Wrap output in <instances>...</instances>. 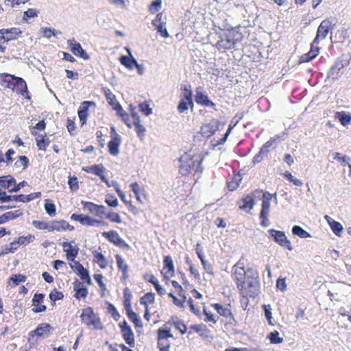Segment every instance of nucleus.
Masks as SVG:
<instances>
[{
    "instance_id": "obj_19",
    "label": "nucleus",
    "mask_w": 351,
    "mask_h": 351,
    "mask_svg": "<svg viewBox=\"0 0 351 351\" xmlns=\"http://www.w3.org/2000/svg\"><path fill=\"white\" fill-rule=\"evenodd\" d=\"M219 125V121L213 119L210 123L202 125L200 128V133L203 136L209 138L218 130Z\"/></svg>"
},
{
    "instance_id": "obj_54",
    "label": "nucleus",
    "mask_w": 351,
    "mask_h": 351,
    "mask_svg": "<svg viewBox=\"0 0 351 351\" xmlns=\"http://www.w3.org/2000/svg\"><path fill=\"white\" fill-rule=\"evenodd\" d=\"M131 299L132 294L129 289L125 288L123 291V305L125 310L132 308Z\"/></svg>"
},
{
    "instance_id": "obj_42",
    "label": "nucleus",
    "mask_w": 351,
    "mask_h": 351,
    "mask_svg": "<svg viewBox=\"0 0 351 351\" xmlns=\"http://www.w3.org/2000/svg\"><path fill=\"white\" fill-rule=\"evenodd\" d=\"M128 319L134 324L135 328H143V325L138 314L132 311V308L125 310Z\"/></svg>"
},
{
    "instance_id": "obj_9",
    "label": "nucleus",
    "mask_w": 351,
    "mask_h": 351,
    "mask_svg": "<svg viewBox=\"0 0 351 351\" xmlns=\"http://www.w3.org/2000/svg\"><path fill=\"white\" fill-rule=\"evenodd\" d=\"M71 219L75 221H79L83 226H107L108 223L101 219L93 218L89 215H84L83 214L73 213L71 216Z\"/></svg>"
},
{
    "instance_id": "obj_2",
    "label": "nucleus",
    "mask_w": 351,
    "mask_h": 351,
    "mask_svg": "<svg viewBox=\"0 0 351 351\" xmlns=\"http://www.w3.org/2000/svg\"><path fill=\"white\" fill-rule=\"evenodd\" d=\"M204 156L202 152H196L191 149L188 152L182 154L180 159L179 173L183 176H187L193 172L202 173V163Z\"/></svg>"
},
{
    "instance_id": "obj_14",
    "label": "nucleus",
    "mask_w": 351,
    "mask_h": 351,
    "mask_svg": "<svg viewBox=\"0 0 351 351\" xmlns=\"http://www.w3.org/2000/svg\"><path fill=\"white\" fill-rule=\"evenodd\" d=\"M102 236L109 242L122 248H130L129 245L119 236L115 230L104 232Z\"/></svg>"
},
{
    "instance_id": "obj_13",
    "label": "nucleus",
    "mask_w": 351,
    "mask_h": 351,
    "mask_svg": "<svg viewBox=\"0 0 351 351\" xmlns=\"http://www.w3.org/2000/svg\"><path fill=\"white\" fill-rule=\"evenodd\" d=\"M245 116V112L243 111L237 112L235 116L232 119L230 123L228 126V128L224 134V136L213 143V146L216 147L220 145L223 144L226 140L229 134L231 133L232 130L243 119Z\"/></svg>"
},
{
    "instance_id": "obj_8",
    "label": "nucleus",
    "mask_w": 351,
    "mask_h": 351,
    "mask_svg": "<svg viewBox=\"0 0 351 351\" xmlns=\"http://www.w3.org/2000/svg\"><path fill=\"white\" fill-rule=\"evenodd\" d=\"M160 274L162 276V280L165 285H169L171 278L175 276L173 261L170 255H167L164 257L163 267Z\"/></svg>"
},
{
    "instance_id": "obj_7",
    "label": "nucleus",
    "mask_w": 351,
    "mask_h": 351,
    "mask_svg": "<svg viewBox=\"0 0 351 351\" xmlns=\"http://www.w3.org/2000/svg\"><path fill=\"white\" fill-rule=\"evenodd\" d=\"M262 190L255 189L252 193L244 195L237 202L239 208L246 213H250L255 205V199H261Z\"/></svg>"
},
{
    "instance_id": "obj_64",
    "label": "nucleus",
    "mask_w": 351,
    "mask_h": 351,
    "mask_svg": "<svg viewBox=\"0 0 351 351\" xmlns=\"http://www.w3.org/2000/svg\"><path fill=\"white\" fill-rule=\"evenodd\" d=\"M283 176L284 178H285L290 182H292L295 186H301L303 184L300 180L294 178L289 171H285Z\"/></svg>"
},
{
    "instance_id": "obj_33",
    "label": "nucleus",
    "mask_w": 351,
    "mask_h": 351,
    "mask_svg": "<svg viewBox=\"0 0 351 351\" xmlns=\"http://www.w3.org/2000/svg\"><path fill=\"white\" fill-rule=\"evenodd\" d=\"M69 47L71 52L76 56L80 57L84 60H89L90 56L83 49L82 45L79 43H73L69 40Z\"/></svg>"
},
{
    "instance_id": "obj_22",
    "label": "nucleus",
    "mask_w": 351,
    "mask_h": 351,
    "mask_svg": "<svg viewBox=\"0 0 351 351\" xmlns=\"http://www.w3.org/2000/svg\"><path fill=\"white\" fill-rule=\"evenodd\" d=\"M201 89H202L201 87H199L196 89V95L195 96V102L197 104H199V105H202L204 106L211 107V108H215V104L208 99V97L206 94V93L199 90Z\"/></svg>"
},
{
    "instance_id": "obj_10",
    "label": "nucleus",
    "mask_w": 351,
    "mask_h": 351,
    "mask_svg": "<svg viewBox=\"0 0 351 351\" xmlns=\"http://www.w3.org/2000/svg\"><path fill=\"white\" fill-rule=\"evenodd\" d=\"M121 337L130 348H134L136 345L135 337L131 326L128 323L123 320L119 324Z\"/></svg>"
},
{
    "instance_id": "obj_52",
    "label": "nucleus",
    "mask_w": 351,
    "mask_h": 351,
    "mask_svg": "<svg viewBox=\"0 0 351 351\" xmlns=\"http://www.w3.org/2000/svg\"><path fill=\"white\" fill-rule=\"evenodd\" d=\"M292 233L302 239L309 238L311 237L310 233L299 226H294L292 228Z\"/></svg>"
},
{
    "instance_id": "obj_5",
    "label": "nucleus",
    "mask_w": 351,
    "mask_h": 351,
    "mask_svg": "<svg viewBox=\"0 0 351 351\" xmlns=\"http://www.w3.org/2000/svg\"><path fill=\"white\" fill-rule=\"evenodd\" d=\"M169 283L173 290L168 293V296L171 298L172 303L178 308L184 309L186 301V293L182 286L176 280H171Z\"/></svg>"
},
{
    "instance_id": "obj_56",
    "label": "nucleus",
    "mask_w": 351,
    "mask_h": 351,
    "mask_svg": "<svg viewBox=\"0 0 351 351\" xmlns=\"http://www.w3.org/2000/svg\"><path fill=\"white\" fill-rule=\"evenodd\" d=\"M203 314L205 316L204 321L206 322H211L213 324L217 322V319L215 315L205 306L203 308Z\"/></svg>"
},
{
    "instance_id": "obj_62",
    "label": "nucleus",
    "mask_w": 351,
    "mask_h": 351,
    "mask_svg": "<svg viewBox=\"0 0 351 351\" xmlns=\"http://www.w3.org/2000/svg\"><path fill=\"white\" fill-rule=\"evenodd\" d=\"M331 230H332V232L337 235V236H340L342 231H343V226L342 225L334 220V221H331V223L329 225Z\"/></svg>"
},
{
    "instance_id": "obj_45",
    "label": "nucleus",
    "mask_w": 351,
    "mask_h": 351,
    "mask_svg": "<svg viewBox=\"0 0 351 351\" xmlns=\"http://www.w3.org/2000/svg\"><path fill=\"white\" fill-rule=\"evenodd\" d=\"M27 280V277L25 275L21 274H12L8 279V284L12 287H16L21 282H24Z\"/></svg>"
},
{
    "instance_id": "obj_20",
    "label": "nucleus",
    "mask_w": 351,
    "mask_h": 351,
    "mask_svg": "<svg viewBox=\"0 0 351 351\" xmlns=\"http://www.w3.org/2000/svg\"><path fill=\"white\" fill-rule=\"evenodd\" d=\"M211 306L219 315L225 318L229 319L230 324H232L236 322L230 307H225L219 303L212 304Z\"/></svg>"
},
{
    "instance_id": "obj_49",
    "label": "nucleus",
    "mask_w": 351,
    "mask_h": 351,
    "mask_svg": "<svg viewBox=\"0 0 351 351\" xmlns=\"http://www.w3.org/2000/svg\"><path fill=\"white\" fill-rule=\"evenodd\" d=\"M76 272L77 275L80 277L81 280L84 281V282L86 283L88 285H90L92 284V280L87 269L84 268V267H78V271H77Z\"/></svg>"
},
{
    "instance_id": "obj_30",
    "label": "nucleus",
    "mask_w": 351,
    "mask_h": 351,
    "mask_svg": "<svg viewBox=\"0 0 351 351\" xmlns=\"http://www.w3.org/2000/svg\"><path fill=\"white\" fill-rule=\"evenodd\" d=\"M261 210L260 213V219L261 221V225L263 227L268 226V215L270 208V197H267V199H263L261 204Z\"/></svg>"
},
{
    "instance_id": "obj_36",
    "label": "nucleus",
    "mask_w": 351,
    "mask_h": 351,
    "mask_svg": "<svg viewBox=\"0 0 351 351\" xmlns=\"http://www.w3.org/2000/svg\"><path fill=\"white\" fill-rule=\"evenodd\" d=\"M195 252L198 258L201 261V263L203 266L204 269L208 274L213 275L214 274L213 265L207 260L204 258L202 248L200 247V245L198 243L196 245Z\"/></svg>"
},
{
    "instance_id": "obj_59",
    "label": "nucleus",
    "mask_w": 351,
    "mask_h": 351,
    "mask_svg": "<svg viewBox=\"0 0 351 351\" xmlns=\"http://www.w3.org/2000/svg\"><path fill=\"white\" fill-rule=\"evenodd\" d=\"M45 209L47 213L51 217H53L56 214V208L55 204L49 199L46 200L45 204Z\"/></svg>"
},
{
    "instance_id": "obj_28",
    "label": "nucleus",
    "mask_w": 351,
    "mask_h": 351,
    "mask_svg": "<svg viewBox=\"0 0 351 351\" xmlns=\"http://www.w3.org/2000/svg\"><path fill=\"white\" fill-rule=\"evenodd\" d=\"M191 334V330L197 333L201 337L204 339H208L211 337V331L204 324H193L189 328Z\"/></svg>"
},
{
    "instance_id": "obj_15",
    "label": "nucleus",
    "mask_w": 351,
    "mask_h": 351,
    "mask_svg": "<svg viewBox=\"0 0 351 351\" xmlns=\"http://www.w3.org/2000/svg\"><path fill=\"white\" fill-rule=\"evenodd\" d=\"M332 29V23L330 20H324L319 25L317 34L313 40V43L318 44L319 40L325 39L330 30Z\"/></svg>"
},
{
    "instance_id": "obj_58",
    "label": "nucleus",
    "mask_w": 351,
    "mask_h": 351,
    "mask_svg": "<svg viewBox=\"0 0 351 351\" xmlns=\"http://www.w3.org/2000/svg\"><path fill=\"white\" fill-rule=\"evenodd\" d=\"M267 338L271 343L274 344L281 343L283 341V338L279 337V332L277 330L271 332L267 335Z\"/></svg>"
},
{
    "instance_id": "obj_27",
    "label": "nucleus",
    "mask_w": 351,
    "mask_h": 351,
    "mask_svg": "<svg viewBox=\"0 0 351 351\" xmlns=\"http://www.w3.org/2000/svg\"><path fill=\"white\" fill-rule=\"evenodd\" d=\"M131 117L132 119V127L134 128L138 136L142 139L145 134V128L141 124V118L136 112H132Z\"/></svg>"
},
{
    "instance_id": "obj_43",
    "label": "nucleus",
    "mask_w": 351,
    "mask_h": 351,
    "mask_svg": "<svg viewBox=\"0 0 351 351\" xmlns=\"http://www.w3.org/2000/svg\"><path fill=\"white\" fill-rule=\"evenodd\" d=\"M93 262L97 263L101 269L108 267V261L101 252L95 251L93 252Z\"/></svg>"
},
{
    "instance_id": "obj_60",
    "label": "nucleus",
    "mask_w": 351,
    "mask_h": 351,
    "mask_svg": "<svg viewBox=\"0 0 351 351\" xmlns=\"http://www.w3.org/2000/svg\"><path fill=\"white\" fill-rule=\"evenodd\" d=\"M68 184L70 190L73 192L77 191L80 188L77 178L74 176H69Z\"/></svg>"
},
{
    "instance_id": "obj_18",
    "label": "nucleus",
    "mask_w": 351,
    "mask_h": 351,
    "mask_svg": "<svg viewBox=\"0 0 351 351\" xmlns=\"http://www.w3.org/2000/svg\"><path fill=\"white\" fill-rule=\"evenodd\" d=\"M74 226L64 219L53 220L50 223V232L73 231Z\"/></svg>"
},
{
    "instance_id": "obj_4",
    "label": "nucleus",
    "mask_w": 351,
    "mask_h": 351,
    "mask_svg": "<svg viewBox=\"0 0 351 351\" xmlns=\"http://www.w3.org/2000/svg\"><path fill=\"white\" fill-rule=\"evenodd\" d=\"M82 324L93 330H103L104 326L100 317L94 311L91 306H86L82 309V313L80 316Z\"/></svg>"
},
{
    "instance_id": "obj_34",
    "label": "nucleus",
    "mask_w": 351,
    "mask_h": 351,
    "mask_svg": "<svg viewBox=\"0 0 351 351\" xmlns=\"http://www.w3.org/2000/svg\"><path fill=\"white\" fill-rule=\"evenodd\" d=\"M313 42L311 45V50L300 57V63H306L315 58L319 54V48L315 46Z\"/></svg>"
},
{
    "instance_id": "obj_50",
    "label": "nucleus",
    "mask_w": 351,
    "mask_h": 351,
    "mask_svg": "<svg viewBox=\"0 0 351 351\" xmlns=\"http://www.w3.org/2000/svg\"><path fill=\"white\" fill-rule=\"evenodd\" d=\"M241 178L239 175H234L230 180L227 182V188L230 191H235L239 186Z\"/></svg>"
},
{
    "instance_id": "obj_32",
    "label": "nucleus",
    "mask_w": 351,
    "mask_h": 351,
    "mask_svg": "<svg viewBox=\"0 0 351 351\" xmlns=\"http://www.w3.org/2000/svg\"><path fill=\"white\" fill-rule=\"evenodd\" d=\"M93 105H95V103L90 101H84L81 104L77 113L82 125L86 123L88 116V108Z\"/></svg>"
},
{
    "instance_id": "obj_37",
    "label": "nucleus",
    "mask_w": 351,
    "mask_h": 351,
    "mask_svg": "<svg viewBox=\"0 0 351 351\" xmlns=\"http://www.w3.org/2000/svg\"><path fill=\"white\" fill-rule=\"evenodd\" d=\"M115 258L117 261V267L119 271L122 273V279L125 280L128 278L129 274V266L125 262L124 259L122 258V256L120 254H116Z\"/></svg>"
},
{
    "instance_id": "obj_63",
    "label": "nucleus",
    "mask_w": 351,
    "mask_h": 351,
    "mask_svg": "<svg viewBox=\"0 0 351 351\" xmlns=\"http://www.w3.org/2000/svg\"><path fill=\"white\" fill-rule=\"evenodd\" d=\"M14 165L16 167H22L24 170L28 167L29 159L25 156H20Z\"/></svg>"
},
{
    "instance_id": "obj_55",
    "label": "nucleus",
    "mask_w": 351,
    "mask_h": 351,
    "mask_svg": "<svg viewBox=\"0 0 351 351\" xmlns=\"http://www.w3.org/2000/svg\"><path fill=\"white\" fill-rule=\"evenodd\" d=\"M49 297L51 301L53 302V304H55L56 301L64 298V293L62 291H58L56 288H54L49 293Z\"/></svg>"
},
{
    "instance_id": "obj_1",
    "label": "nucleus",
    "mask_w": 351,
    "mask_h": 351,
    "mask_svg": "<svg viewBox=\"0 0 351 351\" xmlns=\"http://www.w3.org/2000/svg\"><path fill=\"white\" fill-rule=\"evenodd\" d=\"M231 278L247 306L249 299L258 295L260 282L258 272L250 266L246 255L243 254L232 267Z\"/></svg>"
},
{
    "instance_id": "obj_41",
    "label": "nucleus",
    "mask_w": 351,
    "mask_h": 351,
    "mask_svg": "<svg viewBox=\"0 0 351 351\" xmlns=\"http://www.w3.org/2000/svg\"><path fill=\"white\" fill-rule=\"evenodd\" d=\"M127 51H128L130 56H122L120 57L119 60L122 65L125 66L127 69L132 70L134 69V64L136 63V60L132 56L130 49H127Z\"/></svg>"
},
{
    "instance_id": "obj_40",
    "label": "nucleus",
    "mask_w": 351,
    "mask_h": 351,
    "mask_svg": "<svg viewBox=\"0 0 351 351\" xmlns=\"http://www.w3.org/2000/svg\"><path fill=\"white\" fill-rule=\"evenodd\" d=\"M22 32L19 28L12 27L11 29H2L0 30V34L6 36L8 40H15L20 36Z\"/></svg>"
},
{
    "instance_id": "obj_11",
    "label": "nucleus",
    "mask_w": 351,
    "mask_h": 351,
    "mask_svg": "<svg viewBox=\"0 0 351 351\" xmlns=\"http://www.w3.org/2000/svg\"><path fill=\"white\" fill-rule=\"evenodd\" d=\"M269 233L273 238L274 241L279 245L289 251L293 250V248L291 241L287 239L285 233L283 231L270 229L269 230Z\"/></svg>"
},
{
    "instance_id": "obj_23",
    "label": "nucleus",
    "mask_w": 351,
    "mask_h": 351,
    "mask_svg": "<svg viewBox=\"0 0 351 351\" xmlns=\"http://www.w3.org/2000/svg\"><path fill=\"white\" fill-rule=\"evenodd\" d=\"M73 242H63V251L66 253V259L69 261H74L78 255L79 248L77 245H73Z\"/></svg>"
},
{
    "instance_id": "obj_6",
    "label": "nucleus",
    "mask_w": 351,
    "mask_h": 351,
    "mask_svg": "<svg viewBox=\"0 0 351 351\" xmlns=\"http://www.w3.org/2000/svg\"><path fill=\"white\" fill-rule=\"evenodd\" d=\"M171 323L167 322L157 330L158 346L160 350H169L173 335L171 333Z\"/></svg>"
},
{
    "instance_id": "obj_29",
    "label": "nucleus",
    "mask_w": 351,
    "mask_h": 351,
    "mask_svg": "<svg viewBox=\"0 0 351 351\" xmlns=\"http://www.w3.org/2000/svg\"><path fill=\"white\" fill-rule=\"evenodd\" d=\"M15 82H16V76L5 73L0 74V84L3 87L13 91L15 88Z\"/></svg>"
},
{
    "instance_id": "obj_53",
    "label": "nucleus",
    "mask_w": 351,
    "mask_h": 351,
    "mask_svg": "<svg viewBox=\"0 0 351 351\" xmlns=\"http://www.w3.org/2000/svg\"><path fill=\"white\" fill-rule=\"evenodd\" d=\"M106 304L108 313L112 317L114 320L118 321L120 319L121 315L117 310L116 307L114 306V304L109 302H106Z\"/></svg>"
},
{
    "instance_id": "obj_44",
    "label": "nucleus",
    "mask_w": 351,
    "mask_h": 351,
    "mask_svg": "<svg viewBox=\"0 0 351 351\" xmlns=\"http://www.w3.org/2000/svg\"><path fill=\"white\" fill-rule=\"evenodd\" d=\"M101 91L104 93L108 104L110 106L113 108L115 106V104H119V102L117 101L116 96L110 88L107 87H103L101 88Z\"/></svg>"
},
{
    "instance_id": "obj_38",
    "label": "nucleus",
    "mask_w": 351,
    "mask_h": 351,
    "mask_svg": "<svg viewBox=\"0 0 351 351\" xmlns=\"http://www.w3.org/2000/svg\"><path fill=\"white\" fill-rule=\"evenodd\" d=\"M130 186L133 193L135 194L136 200L139 203L143 204L144 202L147 199V195L145 193V191L139 186L137 182L132 183Z\"/></svg>"
},
{
    "instance_id": "obj_31",
    "label": "nucleus",
    "mask_w": 351,
    "mask_h": 351,
    "mask_svg": "<svg viewBox=\"0 0 351 351\" xmlns=\"http://www.w3.org/2000/svg\"><path fill=\"white\" fill-rule=\"evenodd\" d=\"M52 326L47 323L39 324L37 328L30 332L31 336L36 335L41 337H47L53 330Z\"/></svg>"
},
{
    "instance_id": "obj_21",
    "label": "nucleus",
    "mask_w": 351,
    "mask_h": 351,
    "mask_svg": "<svg viewBox=\"0 0 351 351\" xmlns=\"http://www.w3.org/2000/svg\"><path fill=\"white\" fill-rule=\"evenodd\" d=\"M236 41L234 36L231 34H227L224 37L221 38L215 45L218 49H232L234 47Z\"/></svg>"
},
{
    "instance_id": "obj_16",
    "label": "nucleus",
    "mask_w": 351,
    "mask_h": 351,
    "mask_svg": "<svg viewBox=\"0 0 351 351\" xmlns=\"http://www.w3.org/2000/svg\"><path fill=\"white\" fill-rule=\"evenodd\" d=\"M82 171L88 173H93L99 176L102 182L106 183L107 184H108V180L105 176L106 169L102 164H97L91 166L83 167Z\"/></svg>"
},
{
    "instance_id": "obj_24",
    "label": "nucleus",
    "mask_w": 351,
    "mask_h": 351,
    "mask_svg": "<svg viewBox=\"0 0 351 351\" xmlns=\"http://www.w3.org/2000/svg\"><path fill=\"white\" fill-rule=\"evenodd\" d=\"M17 94L21 95L27 99H30L31 97L27 89V86L25 81L19 77H16V82H15V88L13 90Z\"/></svg>"
},
{
    "instance_id": "obj_57",
    "label": "nucleus",
    "mask_w": 351,
    "mask_h": 351,
    "mask_svg": "<svg viewBox=\"0 0 351 351\" xmlns=\"http://www.w3.org/2000/svg\"><path fill=\"white\" fill-rule=\"evenodd\" d=\"M173 325L174 327L182 334L184 335L186 332L187 327L182 320L179 319L176 317L175 321H173Z\"/></svg>"
},
{
    "instance_id": "obj_48",
    "label": "nucleus",
    "mask_w": 351,
    "mask_h": 351,
    "mask_svg": "<svg viewBox=\"0 0 351 351\" xmlns=\"http://www.w3.org/2000/svg\"><path fill=\"white\" fill-rule=\"evenodd\" d=\"M193 94L191 90V87L190 85L188 86H184L182 88V93H181V99L182 100H186L187 101H189V104H191V108L193 107Z\"/></svg>"
},
{
    "instance_id": "obj_17",
    "label": "nucleus",
    "mask_w": 351,
    "mask_h": 351,
    "mask_svg": "<svg viewBox=\"0 0 351 351\" xmlns=\"http://www.w3.org/2000/svg\"><path fill=\"white\" fill-rule=\"evenodd\" d=\"M73 285V291L75 292L74 298L77 300L86 299L88 295V288L84 285L83 282L76 279Z\"/></svg>"
},
{
    "instance_id": "obj_46",
    "label": "nucleus",
    "mask_w": 351,
    "mask_h": 351,
    "mask_svg": "<svg viewBox=\"0 0 351 351\" xmlns=\"http://www.w3.org/2000/svg\"><path fill=\"white\" fill-rule=\"evenodd\" d=\"M335 118L338 119L343 126L348 125L351 122V114L344 111L337 112L335 113Z\"/></svg>"
},
{
    "instance_id": "obj_26",
    "label": "nucleus",
    "mask_w": 351,
    "mask_h": 351,
    "mask_svg": "<svg viewBox=\"0 0 351 351\" xmlns=\"http://www.w3.org/2000/svg\"><path fill=\"white\" fill-rule=\"evenodd\" d=\"M45 295L43 293H35L32 299V311L36 313L45 312L47 306L43 304Z\"/></svg>"
},
{
    "instance_id": "obj_61",
    "label": "nucleus",
    "mask_w": 351,
    "mask_h": 351,
    "mask_svg": "<svg viewBox=\"0 0 351 351\" xmlns=\"http://www.w3.org/2000/svg\"><path fill=\"white\" fill-rule=\"evenodd\" d=\"M32 225L35 228L38 230H47V231L50 232V224L47 222L34 220L32 221Z\"/></svg>"
},
{
    "instance_id": "obj_39",
    "label": "nucleus",
    "mask_w": 351,
    "mask_h": 351,
    "mask_svg": "<svg viewBox=\"0 0 351 351\" xmlns=\"http://www.w3.org/2000/svg\"><path fill=\"white\" fill-rule=\"evenodd\" d=\"M15 184V179L11 175L3 176L0 177V188L2 189H7L9 192L11 191L12 188Z\"/></svg>"
},
{
    "instance_id": "obj_35",
    "label": "nucleus",
    "mask_w": 351,
    "mask_h": 351,
    "mask_svg": "<svg viewBox=\"0 0 351 351\" xmlns=\"http://www.w3.org/2000/svg\"><path fill=\"white\" fill-rule=\"evenodd\" d=\"M280 139V136L278 134L271 137L269 141L265 142L261 147V153L265 154L266 156L271 152V149H274L277 147V141Z\"/></svg>"
},
{
    "instance_id": "obj_12",
    "label": "nucleus",
    "mask_w": 351,
    "mask_h": 351,
    "mask_svg": "<svg viewBox=\"0 0 351 351\" xmlns=\"http://www.w3.org/2000/svg\"><path fill=\"white\" fill-rule=\"evenodd\" d=\"M110 133L111 139L108 143V152L110 155L116 156L119 153V147L121 143V137L116 132L115 128L114 126L110 128Z\"/></svg>"
},
{
    "instance_id": "obj_3",
    "label": "nucleus",
    "mask_w": 351,
    "mask_h": 351,
    "mask_svg": "<svg viewBox=\"0 0 351 351\" xmlns=\"http://www.w3.org/2000/svg\"><path fill=\"white\" fill-rule=\"evenodd\" d=\"M81 204L83 206L84 209H86L90 213L97 216L99 218L104 217L111 223H121L122 219L120 215L114 211L110 210L106 212V208L103 205L96 204L91 202L82 200Z\"/></svg>"
},
{
    "instance_id": "obj_25",
    "label": "nucleus",
    "mask_w": 351,
    "mask_h": 351,
    "mask_svg": "<svg viewBox=\"0 0 351 351\" xmlns=\"http://www.w3.org/2000/svg\"><path fill=\"white\" fill-rule=\"evenodd\" d=\"M32 134L35 137L36 145L39 150L46 151L47 147L50 144V140L49 139L46 133L43 134H38L37 132L31 130Z\"/></svg>"
},
{
    "instance_id": "obj_47",
    "label": "nucleus",
    "mask_w": 351,
    "mask_h": 351,
    "mask_svg": "<svg viewBox=\"0 0 351 351\" xmlns=\"http://www.w3.org/2000/svg\"><path fill=\"white\" fill-rule=\"evenodd\" d=\"M35 239V237L33 234H28L27 236H21L17 240L12 242V245H27L29 243L33 242Z\"/></svg>"
},
{
    "instance_id": "obj_51",
    "label": "nucleus",
    "mask_w": 351,
    "mask_h": 351,
    "mask_svg": "<svg viewBox=\"0 0 351 351\" xmlns=\"http://www.w3.org/2000/svg\"><path fill=\"white\" fill-rule=\"evenodd\" d=\"M155 300V294L152 292L146 293L143 296L140 298L141 304L149 308V304H153Z\"/></svg>"
}]
</instances>
